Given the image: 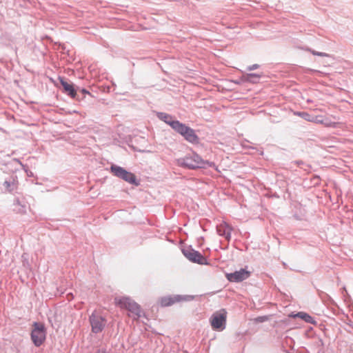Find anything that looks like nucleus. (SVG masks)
Returning a JSON list of instances; mask_svg holds the SVG:
<instances>
[{"label": "nucleus", "mask_w": 353, "mask_h": 353, "mask_svg": "<svg viewBox=\"0 0 353 353\" xmlns=\"http://www.w3.org/2000/svg\"><path fill=\"white\" fill-rule=\"evenodd\" d=\"M294 317H299V318L304 320L305 322L310 323L312 324H314L316 323L314 319H313V317H312L310 315H309L308 314L303 312H300L296 313V314L294 315Z\"/></svg>", "instance_id": "nucleus-16"}, {"label": "nucleus", "mask_w": 353, "mask_h": 353, "mask_svg": "<svg viewBox=\"0 0 353 353\" xmlns=\"http://www.w3.org/2000/svg\"><path fill=\"white\" fill-rule=\"evenodd\" d=\"M158 117L168 124L172 129H174L175 123H180L179 121L174 120L172 117L167 113L160 112L158 114Z\"/></svg>", "instance_id": "nucleus-13"}, {"label": "nucleus", "mask_w": 353, "mask_h": 353, "mask_svg": "<svg viewBox=\"0 0 353 353\" xmlns=\"http://www.w3.org/2000/svg\"><path fill=\"white\" fill-rule=\"evenodd\" d=\"M232 228L225 222L220 223L216 227V231L219 235L223 236L225 239H230Z\"/></svg>", "instance_id": "nucleus-12"}, {"label": "nucleus", "mask_w": 353, "mask_h": 353, "mask_svg": "<svg viewBox=\"0 0 353 353\" xmlns=\"http://www.w3.org/2000/svg\"><path fill=\"white\" fill-rule=\"evenodd\" d=\"M193 299L192 296H181V295H174L170 296H165L161 298V304L162 306H169L174 303L180 302L182 301H189Z\"/></svg>", "instance_id": "nucleus-10"}, {"label": "nucleus", "mask_w": 353, "mask_h": 353, "mask_svg": "<svg viewBox=\"0 0 353 353\" xmlns=\"http://www.w3.org/2000/svg\"><path fill=\"white\" fill-rule=\"evenodd\" d=\"M31 340L36 347L41 346L46 338V329L41 323L34 322L30 333Z\"/></svg>", "instance_id": "nucleus-3"}, {"label": "nucleus", "mask_w": 353, "mask_h": 353, "mask_svg": "<svg viewBox=\"0 0 353 353\" xmlns=\"http://www.w3.org/2000/svg\"><path fill=\"white\" fill-rule=\"evenodd\" d=\"M265 317H263V316H261V317H259L257 319V321H260V322H262L265 320Z\"/></svg>", "instance_id": "nucleus-22"}, {"label": "nucleus", "mask_w": 353, "mask_h": 353, "mask_svg": "<svg viewBox=\"0 0 353 353\" xmlns=\"http://www.w3.org/2000/svg\"><path fill=\"white\" fill-rule=\"evenodd\" d=\"M174 130L181 134L186 141L192 143L198 142V137L196 135L194 130L185 124L181 122L176 123L175 126H174Z\"/></svg>", "instance_id": "nucleus-6"}, {"label": "nucleus", "mask_w": 353, "mask_h": 353, "mask_svg": "<svg viewBox=\"0 0 353 353\" xmlns=\"http://www.w3.org/2000/svg\"><path fill=\"white\" fill-rule=\"evenodd\" d=\"M90 322L92 326V331L94 333H99L103 330L106 320L101 315L94 312L90 316Z\"/></svg>", "instance_id": "nucleus-9"}, {"label": "nucleus", "mask_w": 353, "mask_h": 353, "mask_svg": "<svg viewBox=\"0 0 353 353\" xmlns=\"http://www.w3.org/2000/svg\"><path fill=\"white\" fill-rule=\"evenodd\" d=\"M97 353H107L105 351L99 350Z\"/></svg>", "instance_id": "nucleus-23"}, {"label": "nucleus", "mask_w": 353, "mask_h": 353, "mask_svg": "<svg viewBox=\"0 0 353 353\" xmlns=\"http://www.w3.org/2000/svg\"><path fill=\"white\" fill-rule=\"evenodd\" d=\"M261 77V74L255 73L243 74L241 77V79L245 82L256 83L259 81Z\"/></svg>", "instance_id": "nucleus-14"}, {"label": "nucleus", "mask_w": 353, "mask_h": 353, "mask_svg": "<svg viewBox=\"0 0 353 353\" xmlns=\"http://www.w3.org/2000/svg\"><path fill=\"white\" fill-rule=\"evenodd\" d=\"M83 92H85V93H89L88 91H86L85 90H83Z\"/></svg>", "instance_id": "nucleus-24"}, {"label": "nucleus", "mask_w": 353, "mask_h": 353, "mask_svg": "<svg viewBox=\"0 0 353 353\" xmlns=\"http://www.w3.org/2000/svg\"><path fill=\"white\" fill-rule=\"evenodd\" d=\"M174 130L181 134L186 141L192 143L198 142V137L196 135L194 130L185 124L181 122L176 123L175 126H174Z\"/></svg>", "instance_id": "nucleus-5"}, {"label": "nucleus", "mask_w": 353, "mask_h": 353, "mask_svg": "<svg viewBox=\"0 0 353 353\" xmlns=\"http://www.w3.org/2000/svg\"><path fill=\"white\" fill-rule=\"evenodd\" d=\"M250 275V272L245 270V269H241L239 271L227 274L226 278L230 282H241L248 279Z\"/></svg>", "instance_id": "nucleus-11"}, {"label": "nucleus", "mask_w": 353, "mask_h": 353, "mask_svg": "<svg viewBox=\"0 0 353 353\" xmlns=\"http://www.w3.org/2000/svg\"><path fill=\"white\" fill-rule=\"evenodd\" d=\"M227 312L224 309L214 312L210 318V324L214 330H223L225 327Z\"/></svg>", "instance_id": "nucleus-4"}, {"label": "nucleus", "mask_w": 353, "mask_h": 353, "mask_svg": "<svg viewBox=\"0 0 353 353\" xmlns=\"http://www.w3.org/2000/svg\"><path fill=\"white\" fill-rule=\"evenodd\" d=\"M110 172L114 176L120 178L126 182L134 184L136 182V177L134 174L127 171L123 168L117 165H112Z\"/></svg>", "instance_id": "nucleus-7"}, {"label": "nucleus", "mask_w": 353, "mask_h": 353, "mask_svg": "<svg viewBox=\"0 0 353 353\" xmlns=\"http://www.w3.org/2000/svg\"><path fill=\"white\" fill-rule=\"evenodd\" d=\"M3 185L5 188L9 192L13 191L17 188V183L14 179H12V181H6L3 183Z\"/></svg>", "instance_id": "nucleus-18"}, {"label": "nucleus", "mask_w": 353, "mask_h": 353, "mask_svg": "<svg viewBox=\"0 0 353 353\" xmlns=\"http://www.w3.org/2000/svg\"><path fill=\"white\" fill-rule=\"evenodd\" d=\"M312 120L311 121V122H314V123H323L326 126H330L331 125V123L330 121H328L327 119H323L321 116H314V115H312Z\"/></svg>", "instance_id": "nucleus-17"}, {"label": "nucleus", "mask_w": 353, "mask_h": 353, "mask_svg": "<svg viewBox=\"0 0 353 353\" xmlns=\"http://www.w3.org/2000/svg\"><path fill=\"white\" fill-rule=\"evenodd\" d=\"M298 114L306 121H311L312 120V115H311L307 112H299Z\"/></svg>", "instance_id": "nucleus-19"}, {"label": "nucleus", "mask_w": 353, "mask_h": 353, "mask_svg": "<svg viewBox=\"0 0 353 353\" xmlns=\"http://www.w3.org/2000/svg\"><path fill=\"white\" fill-rule=\"evenodd\" d=\"M115 303L121 308L128 310V315L136 319L141 316L142 311L140 306L129 297H117L115 298Z\"/></svg>", "instance_id": "nucleus-1"}, {"label": "nucleus", "mask_w": 353, "mask_h": 353, "mask_svg": "<svg viewBox=\"0 0 353 353\" xmlns=\"http://www.w3.org/2000/svg\"><path fill=\"white\" fill-rule=\"evenodd\" d=\"M184 256L190 261L201 265H207L206 259L198 251L194 250L191 247L184 248L182 250Z\"/></svg>", "instance_id": "nucleus-8"}, {"label": "nucleus", "mask_w": 353, "mask_h": 353, "mask_svg": "<svg viewBox=\"0 0 353 353\" xmlns=\"http://www.w3.org/2000/svg\"><path fill=\"white\" fill-rule=\"evenodd\" d=\"M310 51L312 52L314 55L321 56V57H328L329 55L325 52H320L315 50H310Z\"/></svg>", "instance_id": "nucleus-20"}, {"label": "nucleus", "mask_w": 353, "mask_h": 353, "mask_svg": "<svg viewBox=\"0 0 353 353\" xmlns=\"http://www.w3.org/2000/svg\"><path fill=\"white\" fill-rule=\"evenodd\" d=\"M61 84L62 85L64 91L70 95L72 98H75L76 97V92L74 89L73 85L68 83V82L65 81L63 79H61Z\"/></svg>", "instance_id": "nucleus-15"}, {"label": "nucleus", "mask_w": 353, "mask_h": 353, "mask_svg": "<svg viewBox=\"0 0 353 353\" xmlns=\"http://www.w3.org/2000/svg\"><path fill=\"white\" fill-rule=\"evenodd\" d=\"M176 163L179 166L189 169H196L203 167L204 165V162L201 158L194 153L188 154L184 157L178 159L176 160Z\"/></svg>", "instance_id": "nucleus-2"}, {"label": "nucleus", "mask_w": 353, "mask_h": 353, "mask_svg": "<svg viewBox=\"0 0 353 353\" xmlns=\"http://www.w3.org/2000/svg\"><path fill=\"white\" fill-rule=\"evenodd\" d=\"M259 68V65H258V64H253L252 65L248 66L247 68V70L251 71V70H256V69H257Z\"/></svg>", "instance_id": "nucleus-21"}]
</instances>
